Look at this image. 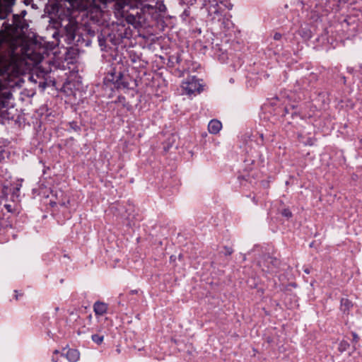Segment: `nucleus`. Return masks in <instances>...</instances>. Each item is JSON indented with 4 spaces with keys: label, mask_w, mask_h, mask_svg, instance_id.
<instances>
[{
    "label": "nucleus",
    "mask_w": 362,
    "mask_h": 362,
    "mask_svg": "<svg viewBox=\"0 0 362 362\" xmlns=\"http://www.w3.org/2000/svg\"><path fill=\"white\" fill-rule=\"evenodd\" d=\"M20 17L13 16V24L4 23L0 30V47L8 49L9 59H0V85L13 86V81L25 71L27 42L20 29Z\"/></svg>",
    "instance_id": "nucleus-1"
},
{
    "label": "nucleus",
    "mask_w": 362,
    "mask_h": 362,
    "mask_svg": "<svg viewBox=\"0 0 362 362\" xmlns=\"http://www.w3.org/2000/svg\"><path fill=\"white\" fill-rule=\"evenodd\" d=\"M105 81L106 83H112L116 88H128L129 87V82L124 74L115 70L108 73L105 78Z\"/></svg>",
    "instance_id": "nucleus-2"
},
{
    "label": "nucleus",
    "mask_w": 362,
    "mask_h": 362,
    "mask_svg": "<svg viewBox=\"0 0 362 362\" xmlns=\"http://www.w3.org/2000/svg\"><path fill=\"white\" fill-rule=\"evenodd\" d=\"M182 88L187 95L195 92L199 93L202 90V85L195 76H190L182 82Z\"/></svg>",
    "instance_id": "nucleus-3"
},
{
    "label": "nucleus",
    "mask_w": 362,
    "mask_h": 362,
    "mask_svg": "<svg viewBox=\"0 0 362 362\" xmlns=\"http://www.w3.org/2000/svg\"><path fill=\"white\" fill-rule=\"evenodd\" d=\"M15 0H0V20L5 19L12 11Z\"/></svg>",
    "instance_id": "nucleus-4"
},
{
    "label": "nucleus",
    "mask_w": 362,
    "mask_h": 362,
    "mask_svg": "<svg viewBox=\"0 0 362 362\" xmlns=\"http://www.w3.org/2000/svg\"><path fill=\"white\" fill-rule=\"evenodd\" d=\"M208 11L209 14L210 16H212L214 19L217 18L218 21L221 20L220 17L222 16L223 11L221 6L217 3H216L215 4H211L209 6Z\"/></svg>",
    "instance_id": "nucleus-5"
},
{
    "label": "nucleus",
    "mask_w": 362,
    "mask_h": 362,
    "mask_svg": "<svg viewBox=\"0 0 362 362\" xmlns=\"http://www.w3.org/2000/svg\"><path fill=\"white\" fill-rule=\"evenodd\" d=\"M63 355L69 362H77L80 359V352L75 349H69Z\"/></svg>",
    "instance_id": "nucleus-6"
},
{
    "label": "nucleus",
    "mask_w": 362,
    "mask_h": 362,
    "mask_svg": "<svg viewBox=\"0 0 362 362\" xmlns=\"http://www.w3.org/2000/svg\"><path fill=\"white\" fill-rule=\"evenodd\" d=\"M108 305L107 303L97 301L93 305V310L97 315H103L107 311Z\"/></svg>",
    "instance_id": "nucleus-7"
},
{
    "label": "nucleus",
    "mask_w": 362,
    "mask_h": 362,
    "mask_svg": "<svg viewBox=\"0 0 362 362\" xmlns=\"http://www.w3.org/2000/svg\"><path fill=\"white\" fill-rule=\"evenodd\" d=\"M222 124L217 119H212L208 124V129L211 134H216L221 129Z\"/></svg>",
    "instance_id": "nucleus-8"
},
{
    "label": "nucleus",
    "mask_w": 362,
    "mask_h": 362,
    "mask_svg": "<svg viewBox=\"0 0 362 362\" xmlns=\"http://www.w3.org/2000/svg\"><path fill=\"white\" fill-rule=\"evenodd\" d=\"M8 87H4L0 85V104L3 103L2 98L10 99L11 97V93L8 90Z\"/></svg>",
    "instance_id": "nucleus-9"
},
{
    "label": "nucleus",
    "mask_w": 362,
    "mask_h": 362,
    "mask_svg": "<svg viewBox=\"0 0 362 362\" xmlns=\"http://www.w3.org/2000/svg\"><path fill=\"white\" fill-rule=\"evenodd\" d=\"M341 309L345 312L348 311L352 306L351 303L346 298H343L341 301Z\"/></svg>",
    "instance_id": "nucleus-10"
},
{
    "label": "nucleus",
    "mask_w": 362,
    "mask_h": 362,
    "mask_svg": "<svg viewBox=\"0 0 362 362\" xmlns=\"http://www.w3.org/2000/svg\"><path fill=\"white\" fill-rule=\"evenodd\" d=\"M91 339L97 344H100L104 339V337L99 334H93Z\"/></svg>",
    "instance_id": "nucleus-11"
},
{
    "label": "nucleus",
    "mask_w": 362,
    "mask_h": 362,
    "mask_svg": "<svg viewBox=\"0 0 362 362\" xmlns=\"http://www.w3.org/2000/svg\"><path fill=\"white\" fill-rule=\"evenodd\" d=\"M349 347V344L346 341H341L339 346V349L340 351H344L347 349Z\"/></svg>",
    "instance_id": "nucleus-12"
},
{
    "label": "nucleus",
    "mask_w": 362,
    "mask_h": 362,
    "mask_svg": "<svg viewBox=\"0 0 362 362\" xmlns=\"http://www.w3.org/2000/svg\"><path fill=\"white\" fill-rule=\"evenodd\" d=\"M282 214L287 218H290L292 216L291 212L288 209L284 210Z\"/></svg>",
    "instance_id": "nucleus-13"
},
{
    "label": "nucleus",
    "mask_w": 362,
    "mask_h": 362,
    "mask_svg": "<svg viewBox=\"0 0 362 362\" xmlns=\"http://www.w3.org/2000/svg\"><path fill=\"white\" fill-rule=\"evenodd\" d=\"M281 38V35L279 33H276L274 35V39L275 40H279Z\"/></svg>",
    "instance_id": "nucleus-14"
},
{
    "label": "nucleus",
    "mask_w": 362,
    "mask_h": 362,
    "mask_svg": "<svg viewBox=\"0 0 362 362\" xmlns=\"http://www.w3.org/2000/svg\"><path fill=\"white\" fill-rule=\"evenodd\" d=\"M127 21L129 23H132L133 21H134V17L133 16H127Z\"/></svg>",
    "instance_id": "nucleus-15"
},
{
    "label": "nucleus",
    "mask_w": 362,
    "mask_h": 362,
    "mask_svg": "<svg viewBox=\"0 0 362 362\" xmlns=\"http://www.w3.org/2000/svg\"><path fill=\"white\" fill-rule=\"evenodd\" d=\"M352 336H353V339L355 342H357L358 340V334L356 333V332H353L352 333Z\"/></svg>",
    "instance_id": "nucleus-16"
},
{
    "label": "nucleus",
    "mask_w": 362,
    "mask_h": 362,
    "mask_svg": "<svg viewBox=\"0 0 362 362\" xmlns=\"http://www.w3.org/2000/svg\"><path fill=\"white\" fill-rule=\"evenodd\" d=\"M69 203V201L67 202H64V201H62V202H59V204L62 206H66L67 204Z\"/></svg>",
    "instance_id": "nucleus-17"
},
{
    "label": "nucleus",
    "mask_w": 362,
    "mask_h": 362,
    "mask_svg": "<svg viewBox=\"0 0 362 362\" xmlns=\"http://www.w3.org/2000/svg\"><path fill=\"white\" fill-rule=\"evenodd\" d=\"M303 34H304V35H303V34L300 33V35H301L302 36H304V35H305V36H306V37H310V33H308L307 31H306V32H303Z\"/></svg>",
    "instance_id": "nucleus-18"
},
{
    "label": "nucleus",
    "mask_w": 362,
    "mask_h": 362,
    "mask_svg": "<svg viewBox=\"0 0 362 362\" xmlns=\"http://www.w3.org/2000/svg\"><path fill=\"white\" fill-rule=\"evenodd\" d=\"M52 361L53 362H58L59 358H58L57 357H55V356H53L52 357Z\"/></svg>",
    "instance_id": "nucleus-19"
},
{
    "label": "nucleus",
    "mask_w": 362,
    "mask_h": 362,
    "mask_svg": "<svg viewBox=\"0 0 362 362\" xmlns=\"http://www.w3.org/2000/svg\"><path fill=\"white\" fill-rule=\"evenodd\" d=\"M59 353V351L57 349L54 350L53 352L54 354H58Z\"/></svg>",
    "instance_id": "nucleus-20"
},
{
    "label": "nucleus",
    "mask_w": 362,
    "mask_h": 362,
    "mask_svg": "<svg viewBox=\"0 0 362 362\" xmlns=\"http://www.w3.org/2000/svg\"><path fill=\"white\" fill-rule=\"evenodd\" d=\"M227 252L228 255H230L232 253V250H227Z\"/></svg>",
    "instance_id": "nucleus-21"
},
{
    "label": "nucleus",
    "mask_w": 362,
    "mask_h": 362,
    "mask_svg": "<svg viewBox=\"0 0 362 362\" xmlns=\"http://www.w3.org/2000/svg\"><path fill=\"white\" fill-rule=\"evenodd\" d=\"M304 272H305V273H307V274H309V273H310V271H309L308 269H305V271H304Z\"/></svg>",
    "instance_id": "nucleus-22"
},
{
    "label": "nucleus",
    "mask_w": 362,
    "mask_h": 362,
    "mask_svg": "<svg viewBox=\"0 0 362 362\" xmlns=\"http://www.w3.org/2000/svg\"><path fill=\"white\" fill-rule=\"evenodd\" d=\"M21 187V185H20L19 186H17L16 189H17V190H19Z\"/></svg>",
    "instance_id": "nucleus-23"
},
{
    "label": "nucleus",
    "mask_w": 362,
    "mask_h": 362,
    "mask_svg": "<svg viewBox=\"0 0 362 362\" xmlns=\"http://www.w3.org/2000/svg\"><path fill=\"white\" fill-rule=\"evenodd\" d=\"M55 204H56V203H55V202H54V203L51 202V205H52V206H54V205H55Z\"/></svg>",
    "instance_id": "nucleus-24"
},
{
    "label": "nucleus",
    "mask_w": 362,
    "mask_h": 362,
    "mask_svg": "<svg viewBox=\"0 0 362 362\" xmlns=\"http://www.w3.org/2000/svg\"><path fill=\"white\" fill-rule=\"evenodd\" d=\"M9 206H10L9 205H7V208H8V209H10V207H9Z\"/></svg>",
    "instance_id": "nucleus-25"
},
{
    "label": "nucleus",
    "mask_w": 362,
    "mask_h": 362,
    "mask_svg": "<svg viewBox=\"0 0 362 362\" xmlns=\"http://www.w3.org/2000/svg\"><path fill=\"white\" fill-rule=\"evenodd\" d=\"M9 206H10L9 205H7V208H8V209H10V207H9Z\"/></svg>",
    "instance_id": "nucleus-26"
}]
</instances>
